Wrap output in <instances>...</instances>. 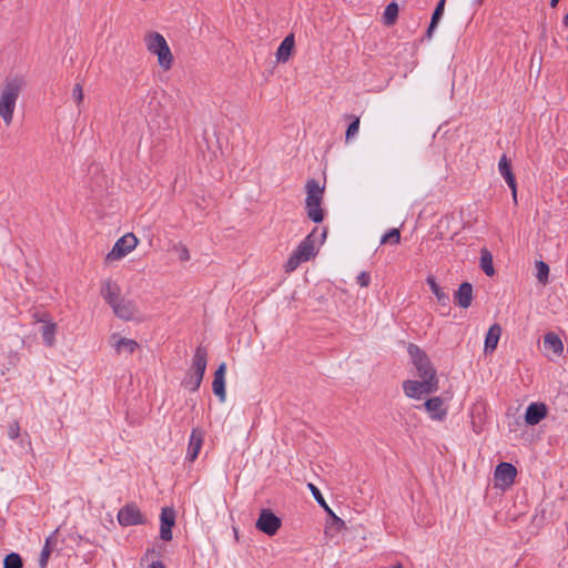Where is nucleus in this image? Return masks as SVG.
Here are the masks:
<instances>
[{
    "instance_id": "f257e3e1",
    "label": "nucleus",
    "mask_w": 568,
    "mask_h": 568,
    "mask_svg": "<svg viewBox=\"0 0 568 568\" xmlns=\"http://www.w3.org/2000/svg\"><path fill=\"white\" fill-rule=\"evenodd\" d=\"M22 80L19 78L8 79L0 93V116L6 125L12 123L17 100L22 89Z\"/></svg>"
},
{
    "instance_id": "f03ea898",
    "label": "nucleus",
    "mask_w": 568,
    "mask_h": 568,
    "mask_svg": "<svg viewBox=\"0 0 568 568\" xmlns=\"http://www.w3.org/2000/svg\"><path fill=\"white\" fill-rule=\"evenodd\" d=\"M207 364V349L203 345H199L192 358V365L187 376L183 379L182 384L191 392H196L203 381Z\"/></svg>"
},
{
    "instance_id": "7ed1b4c3",
    "label": "nucleus",
    "mask_w": 568,
    "mask_h": 568,
    "mask_svg": "<svg viewBox=\"0 0 568 568\" xmlns=\"http://www.w3.org/2000/svg\"><path fill=\"white\" fill-rule=\"evenodd\" d=\"M317 232L318 229L314 227V230L297 245L285 264L286 272L295 271L301 263L310 261L317 254L315 245Z\"/></svg>"
},
{
    "instance_id": "20e7f679",
    "label": "nucleus",
    "mask_w": 568,
    "mask_h": 568,
    "mask_svg": "<svg viewBox=\"0 0 568 568\" xmlns=\"http://www.w3.org/2000/svg\"><path fill=\"white\" fill-rule=\"evenodd\" d=\"M144 42L146 49L158 57L159 65L164 71L170 70L173 63V54L164 37L159 32H149L144 38Z\"/></svg>"
},
{
    "instance_id": "39448f33",
    "label": "nucleus",
    "mask_w": 568,
    "mask_h": 568,
    "mask_svg": "<svg viewBox=\"0 0 568 568\" xmlns=\"http://www.w3.org/2000/svg\"><path fill=\"white\" fill-rule=\"evenodd\" d=\"M407 352L417 369L419 378L426 382H434L435 385H438L436 369L427 354L419 346L412 343L408 345Z\"/></svg>"
},
{
    "instance_id": "423d86ee",
    "label": "nucleus",
    "mask_w": 568,
    "mask_h": 568,
    "mask_svg": "<svg viewBox=\"0 0 568 568\" xmlns=\"http://www.w3.org/2000/svg\"><path fill=\"white\" fill-rule=\"evenodd\" d=\"M138 239L133 233L121 236L106 255V261H118L128 255L138 245Z\"/></svg>"
},
{
    "instance_id": "0eeeda50",
    "label": "nucleus",
    "mask_w": 568,
    "mask_h": 568,
    "mask_svg": "<svg viewBox=\"0 0 568 568\" xmlns=\"http://www.w3.org/2000/svg\"><path fill=\"white\" fill-rule=\"evenodd\" d=\"M282 520L271 509L263 508L255 523L256 528L266 534L267 536H274L281 528Z\"/></svg>"
},
{
    "instance_id": "6e6552de",
    "label": "nucleus",
    "mask_w": 568,
    "mask_h": 568,
    "mask_svg": "<svg viewBox=\"0 0 568 568\" xmlns=\"http://www.w3.org/2000/svg\"><path fill=\"white\" fill-rule=\"evenodd\" d=\"M403 389L407 397L419 399L423 395L437 392L438 385L434 382L420 381H405Z\"/></svg>"
},
{
    "instance_id": "1a4fd4ad",
    "label": "nucleus",
    "mask_w": 568,
    "mask_h": 568,
    "mask_svg": "<svg viewBox=\"0 0 568 568\" xmlns=\"http://www.w3.org/2000/svg\"><path fill=\"white\" fill-rule=\"evenodd\" d=\"M516 475L517 469L513 464L507 462L499 463L494 474L495 486L504 490L509 488L514 484Z\"/></svg>"
},
{
    "instance_id": "9d476101",
    "label": "nucleus",
    "mask_w": 568,
    "mask_h": 568,
    "mask_svg": "<svg viewBox=\"0 0 568 568\" xmlns=\"http://www.w3.org/2000/svg\"><path fill=\"white\" fill-rule=\"evenodd\" d=\"M118 521L123 527L143 525L146 520L139 507L134 504H126L118 513Z\"/></svg>"
},
{
    "instance_id": "9b49d317",
    "label": "nucleus",
    "mask_w": 568,
    "mask_h": 568,
    "mask_svg": "<svg viewBox=\"0 0 568 568\" xmlns=\"http://www.w3.org/2000/svg\"><path fill=\"white\" fill-rule=\"evenodd\" d=\"M205 432L202 428H193L190 435L185 459L193 463L203 446Z\"/></svg>"
},
{
    "instance_id": "f8f14e48",
    "label": "nucleus",
    "mask_w": 568,
    "mask_h": 568,
    "mask_svg": "<svg viewBox=\"0 0 568 568\" xmlns=\"http://www.w3.org/2000/svg\"><path fill=\"white\" fill-rule=\"evenodd\" d=\"M160 537L164 541H170L173 538L172 527L175 524V511L173 508L164 507L162 508L160 516Z\"/></svg>"
},
{
    "instance_id": "ddd939ff",
    "label": "nucleus",
    "mask_w": 568,
    "mask_h": 568,
    "mask_svg": "<svg viewBox=\"0 0 568 568\" xmlns=\"http://www.w3.org/2000/svg\"><path fill=\"white\" fill-rule=\"evenodd\" d=\"M498 171H499L500 175L505 179L507 185L510 187L513 199H514V201L516 203L517 202V183H516V178H515V174H514V172L511 170V163L508 160L506 154H503L501 158L499 159Z\"/></svg>"
},
{
    "instance_id": "4468645a",
    "label": "nucleus",
    "mask_w": 568,
    "mask_h": 568,
    "mask_svg": "<svg viewBox=\"0 0 568 568\" xmlns=\"http://www.w3.org/2000/svg\"><path fill=\"white\" fill-rule=\"evenodd\" d=\"M225 372H226V364L221 363L214 373V378H213V383H212V390L219 397L220 402H222V403L225 400V397H226Z\"/></svg>"
},
{
    "instance_id": "2eb2a0df",
    "label": "nucleus",
    "mask_w": 568,
    "mask_h": 568,
    "mask_svg": "<svg viewBox=\"0 0 568 568\" xmlns=\"http://www.w3.org/2000/svg\"><path fill=\"white\" fill-rule=\"evenodd\" d=\"M423 407L429 413L430 418L434 420H443L447 415L444 400L438 396L427 399L423 404Z\"/></svg>"
},
{
    "instance_id": "dca6fc26",
    "label": "nucleus",
    "mask_w": 568,
    "mask_h": 568,
    "mask_svg": "<svg viewBox=\"0 0 568 568\" xmlns=\"http://www.w3.org/2000/svg\"><path fill=\"white\" fill-rule=\"evenodd\" d=\"M111 307L114 314L124 321L132 320L136 313L135 304L124 298H120Z\"/></svg>"
},
{
    "instance_id": "f3484780",
    "label": "nucleus",
    "mask_w": 568,
    "mask_h": 568,
    "mask_svg": "<svg viewBox=\"0 0 568 568\" xmlns=\"http://www.w3.org/2000/svg\"><path fill=\"white\" fill-rule=\"evenodd\" d=\"M547 414V407L542 403H531L525 413V422L528 425H537Z\"/></svg>"
},
{
    "instance_id": "a211bd4d",
    "label": "nucleus",
    "mask_w": 568,
    "mask_h": 568,
    "mask_svg": "<svg viewBox=\"0 0 568 568\" xmlns=\"http://www.w3.org/2000/svg\"><path fill=\"white\" fill-rule=\"evenodd\" d=\"M45 317L47 315H43V317L38 318V321L43 324L41 327L43 343L47 346L51 347L54 345L55 342L57 324Z\"/></svg>"
},
{
    "instance_id": "6ab92c4d",
    "label": "nucleus",
    "mask_w": 568,
    "mask_h": 568,
    "mask_svg": "<svg viewBox=\"0 0 568 568\" xmlns=\"http://www.w3.org/2000/svg\"><path fill=\"white\" fill-rule=\"evenodd\" d=\"M455 302L463 308L470 306L473 302V286L468 282H464L459 285L455 293Z\"/></svg>"
},
{
    "instance_id": "aec40b11",
    "label": "nucleus",
    "mask_w": 568,
    "mask_h": 568,
    "mask_svg": "<svg viewBox=\"0 0 568 568\" xmlns=\"http://www.w3.org/2000/svg\"><path fill=\"white\" fill-rule=\"evenodd\" d=\"M295 39L294 34L291 33L284 38L276 51V59L278 62H286L294 49Z\"/></svg>"
},
{
    "instance_id": "412c9836",
    "label": "nucleus",
    "mask_w": 568,
    "mask_h": 568,
    "mask_svg": "<svg viewBox=\"0 0 568 568\" xmlns=\"http://www.w3.org/2000/svg\"><path fill=\"white\" fill-rule=\"evenodd\" d=\"M119 293L120 288L115 283H113L110 280L103 282L101 295L110 306H112L116 301L120 300Z\"/></svg>"
},
{
    "instance_id": "4be33fe9",
    "label": "nucleus",
    "mask_w": 568,
    "mask_h": 568,
    "mask_svg": "<svg viewBox=\"0 0 568 568\" xmlns=\"http://www.w3.org/2000/svg\"><path fill=\"white\" fill-rule=\"evenodd\" d=\"M500 335H501V327L499 324H493L487 334H486V338H485V352L488 353V352H493L496 349L497 345H498V341L500 338Z\"/></svg>"
},
{
    "instance_id": "5701e85b",
    "label": "nucleus",
    "mask_w": 568,
    "mask_h": 568,
    "mask_svg": "<svg viewBox=\"0 0 568 568\" xmlns=\"http://www.w3.org/2000/svg\"><path fill=\"white\" fill-rule=\"evenodd\" d=\"M544 346L546 349H551L556 355H560L564 351V344L558 334L548 332L544 336Z\"/></svg>"
},
{
    "instance_id": "b1692460",
    "label": "nucleus",
    "mask_w": 568,
    "mask_h": 568,
    "mask_svg": "<svg viewBox=\"0 0 568 568\" xmlns=\"http://www.w3.org/2000/svg\"><path fill=\"white\" fill-rule=\"evenodd\" d=\"M426 282L433 294L436 296L437 302L443 306H447L450 301L449 295L437 284L435 277L429 275L427 276Z\"/></svg>"
},
{
    "instance_id": "393cba45",
    "label": "nucleus",
    "mask_w": 568,
    "mask_h": 568,
    "mask_svg": "<svg viewBox=\"0 0 568 568\" xmlns=\"http://www.w3.org/2000/svg\"><path fill=\"white\" fill-rule=\"evenodd\" d=\"M445 2H446V0H440L437 3V6H436V8H435V10L433 12V16H432V19H430V23H429L428 29L426 31V37L428 39H432L434 30L436 29V27H437L442 16H443V13H444Z\"/></svg>"
},
{
    "instance_id": "a878e982",
    "label": "nucleus",
    "mask_w": 568,
    "mask_h": 568,
    "mask_svg": "<svg viewBox=\"0 0 568 568\" xmlns=\"http://www.w3.org/2000/svg\"><path fill=\"white\" fill-rule=\"evenodd\" d=\"M308 488L311 489L314 498L316 499V501L325 509L327 510L334 518V521L341 527L344 525V521L336 517L333 511L329 509V507L327 506L322 493L320 491V489L314 485V484H308Z\"/></svg>"
},
{
    "instance_id": "bb28decb",
    "label": "nucleus",
    "mask_w": 568,
    "mask_h": 568,
    "mask_svg": "<svg viewBox=\"0 0 568 568\" xmlns=\"http://www.w3.org/2000/svg\"><path fill=\"white\" fill-rule=\"evenodd\" d=\"M398 17V4L396 2H390L386 6L385 11L383 13V22L385 26H393Z\"/></svg>"
},
{
    "instance_id": "cd10ccee",
    "label": "nucleus",
    "mask_w": 568,
    "mask_h": 568,
    "mask_svg": "<svg viewBox=\"0 0 568 568\" xmlns=\"http://www.w3.org/2000/svg\"><path fill=\"white\" fill-rule=\"evenodd\" d=\"M139 344L134 339L121 337L115 343L114 347L118 353H121L122 351H125L129 354H132L138 348Z\"/></svg>"
},
{
    "instance_id": "c85d7f7f",
    "label": "nucleus",
    "mask_w": 568,
    "mask_h": 568,
    "mask_svg": "<svg viewBox=\"0 0 568 568\" xmlns=\"http://www.w3.org/2000/svg\"><path fill=\"white\" fill-rule=\"evenodd\" d=\"M480 267L484 271V273L488 276H491L495 273L493 266V256L487 250L481 252Z\"/></svg>"
},
{
    "instance_id": "c756f323",
    "label": "nucleus",
    "mask_w": 568,
    "mask_h": 568,
    "mask_svg": "<svg viewBox=\"0 0 568 568\" xmlns=\"http://www.w3.org/2000/svg\"><path fill=\"white\" fill-rule=\"evenodd\" d=\"M307 217L314 223H321L324 220V211L321 204H315V206H306Z\"/></svg>"
},
{
    "instance_id": "7c9ffc66",
    "label": "nucleus",
    "mask_w": 568,
    "mask_h": 568,
    "mask_svg": "<svg viewBox=\"0 0 568 568\" xmlns=\"http://www.w3.org/2000/svg\"><path fill=\"white\" fill-rule=\"evenodd\" d=\"M347 119H352L351 124L348 125L345 134L346 141L354 139L359 131V118L355 115H346Z\"/></svg>"
},
{
    "instance_id": "2f4dec72",
    "label": "nucleus",
    "mask_w": 568,
    "mask_h": 568,
    "mask_svg": "<svg viewBox=\"0 0 568 568\" xmlns=\"http://www.w3.org/2000/svg\"><path fill=\"white\" fill-rule=\"evenodd\" d=\"M23 562L19 554L11 552L4 557L3 568H22Z\"/></svg>"
},
{
    "instance_id": "473e14b6",
    "label": "nucleus",
    "mask_w": 568,
    "mask_h": 568,
    "mask_svg": "<svg viewBox=\"0 0 568 568\" xmlns=\"http://www.w3.org/2000/svg\"><path fill=\"white\" fill-rule=\"evenodd\" d=\"M400 242V232L398 229H390L388 232H386L382 239L381 244H398Z\"/></svg>"
},
{
    "instance_id": "72a5a7b5",
    "label": "nucleus",
    "mask_w": 568,
    "mask_h": 568,
    "mask_svg": "<svg viewBox=\"0 0 568 568\" xmlns=\"http://www.w3.org/2000/svg\"><path fill=\"white\" fill-rule=\"evenodd\" d=\"M536 270H537V278L541 284H546L548 282L549 276V266L544 261L536 262Z\"/></svg>"
},
{
    "instance_id": "f704fd0d",
    "label": "nucleus",
    "mask_w": 568,
    "mask_h": 568,
    "mask_svg": "<svg viewBox=\"0 0 568 568\" xmlns=\"http://www.w3.org/2000/svg\"><path fill=\"white\" fill-rule=\"evenodd\" d=\"M306 194H313L318 195L321 199H323L324 193V186L320 185V182L315 179H311L306 182L305 185Z\"/></svg>"
},
{
    "instance_id": "c9c22d12",
    "label": "nucleus",
    "mask_w": 568,
    "mask_h": 568,
    "mask_svg": "<svg viewBox=\"0 0 568 568\" xmlns=\"http://www.w3.org/2000/svg\"><path fill=\"white\" fill-rule=\"evenodd\" d=\"M50 542H51V537L47 538L45 544L41 550L40 558H39L40 568H47V566H48V560L52 552Z\"/></svg>"
},
{
    "instance_id": "e433bc0d",
    "label": "nucleus",
    "mask_w": 568,
    "mask_h": 568,
    "mask_svg": "<svg viewBox=\"0 0 568 568\" xmlns=\"http://www.w3.org/2000/svg\"><path fill=\"white\" fill-rule=\"evenodd\" d=\"M72 98H73V100L75 101V103H77V105H78V106L83 102L84 94H83L82 85H81L80 83H77V84L73 87V90H72Z\"/></svg>"
},
{
    "instance_id": "4c0bfd02",
    "label": "nucleus",
    "mask_w": 568,
    "mask_h": 568,
    "mask_svg": "<svg viewBox=\"0 0 568 568\" xmlns=\"http://www.w3.org/2000/svg\"><path fill=\"white\" fill-rule=\"evenodd\" d=\"M20 435V426L18 422H12L8 426V436L10 439H17Z\"/></svg>"
},
{
    "instance_id": "58836bf2",
    "label": "nucleus",
    "mask_w": 568,
    "mask_h": 568,
    "mask_svg": "<svg viewBox=\"0 0 568 568\" xmlns=\"http://www.w3.org/2000/svg\"><path fill=\"white\" fill-rule=\"evenodd\" d=\"M356 281L359 284V286L367 287L369 285V282H371V275L367 272H362L357 276Z\"/></svg>"
},
{
    "instance_id": "ea45409f",
    "label": "nucleus",
    "mask_w": 568,
    "mask_h": 568,
    "mask_svg": "<svg viewBox=\"0 0 568 568\" xmlns=\"http://www.w3.org/2000/svg\"><path fill=\"white\" fill-rule=\"evenodd\" d=\"M176 251L179 252V258L182 261V262H186L191 258V255H190V252L187 250L186 246L184 245H179L176 247Z\"/></svg>"
},
{
    "instance_id": "a19ab883",
    "label": "nucleus",
    "mask_w": 568,
    "mask_h": 568,
    "mask_svg": "<svg viewBox=\"0 0 568 568\" xmlns=\"http://www.w3.org/2000/svg\"><path fill=\"white\" fill-rule=\"evenodd\" d=\"M322 200L318 195L306 194L305 204L306 206H315V204H322Z\"/></svg>"
},
{
    "instance_id": "79ce46f5",
    "label": "nucleus",
    "mask_w": 568,
    "mask_h": 568,
    "mask_svg": "<svg viewBox=\"0 0 568 568\" xmlns=\"http://www.w3.org/2000/svg\"><path fill=\"white\" fill-rule=\"evenodd\" d=\"M149 568H165L163 562L162 561H152L150 565H149Z\"/></svg>"
},
{
    "instance_id": "37998d69",
    "label": "nucleus",
    "mask_w": 568,
    "mask_h": 568,
    "mask_svg": "<svg viewBox=\"0 0 568 568\" xmlns=\"http://www.w3.org/2000/svg\"><path fill=\"white\" fill-rule=\"evenodd\" d=\"M326 234H327V231L326 229H323L321 234H320V242L323 243L326 239Z\"/></svg>"
},
{
    "instance_id": "c03bdc74",
    "label": "nucleus",
    "mask_w": 568,
    "mask_h": 568,
    "mask_svg": "<svg viewBox=\"0 0 568 568\" xmlns=\"http://www.w3.org/2000/svg\"><path fill=\"white\" fill-rule=\"evenodd\" d=\"M562 23H564V26H565V27H567V28H568V13H567V14H565V17H564V19H562Z\"/></svg>"
},
{
    "instance_id": "a18cd8bd",
    "label": "nucleus",
    "mask_w": 568,
    "mask_h": 568,
    "mask_svg": "<svg viewBox=\"0 0 568 568\" xmlns=\"http://www.w3.org/2000/svg\"><path fill=\"white\" fill-rule=\"evenodd\" d=\"M559 0H550V7L555 8L558 4Z\"/></svg>"
},
{
    "instance_id": "49530a36",
    "label": "nucleus",
    "mask_w": 568,
    "mask_h": 568,
    "mask_svg": "<svg viewBox=\"0 0 568 568\" xmlns=\"http://www.w3.org/2000/svg\"><path fill=\"white\" fill-rule=\"evenodd\" d=\"M481 3H483V0H474V4L477 7L481 6Z\"/></svg>"
}]
</instances>
